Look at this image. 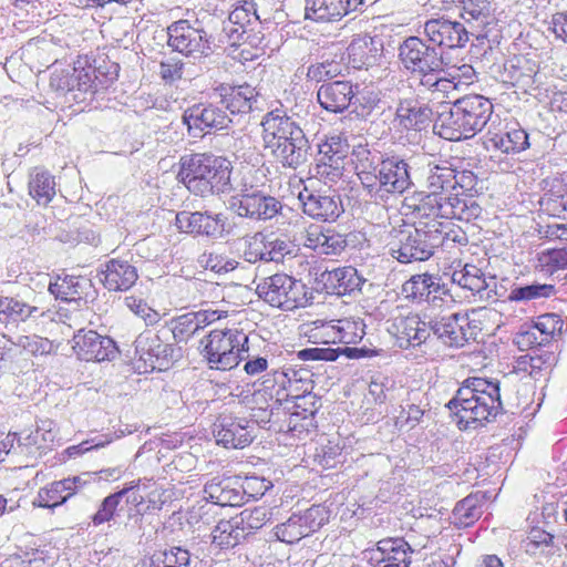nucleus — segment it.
Masks as SVG:
<instances>
[{
  "mask_svg": "<svg viewBox=\"0 0 567 567\" xmlns=\"http://www.w3.org/2000/svg\"><path fill=\"white\" fill-rule=\"evenodd\" d=\"M216 441L227 449H244L254 440V427L245 417L223 415L216 424Z\"/></svg>",
  "mask_w": 567,
  "mask_h": 567,
  "instance_id": "nucleus-21",
  "label": "nucleus"
},
{
  "mask_svg": "<svg viewBox=\"0 0 567 567\" xmlns=\"http://www.w3.org/2000/svg\"><path fill=\"white\" fill-rule=\"evenodd\" d=\"M227 217L224 214L212 212H179L175 216V226L183 233L223 238L226 233Z\"/></svg>",
  "mask_w": 567,
  "mask_h": 567,
  "instance_id": "nucleus-13",
  "label": "nucleus"
},
{
  "mask_svg": "<svg viewBox=\"0 0 567 567\" xmlns=\"http://www.w3.org/2000/svg\"><path fill=\"white\" fill-rule=\"evenodd\" d=\"M167 44L186 56L194 59L212 53L210 37L199 25L188 20H178L167 27Z\"/></svg>",
  "mask_w": 567,
  "mask_h": 567,
  "instance_id": "nucleus-10",
  "label": "nucleus"
},
{
  "mask_svg": "<svg viewBox=\"0 0 567 567\" xmlns=\"http://www.w3.org/2000/svg\"><path fill=\"white\" fill-rule=\"evenodd\" d=\"M349 151L347 138L341 134H333L319 145V154L323 157L346 158Z\"/></svg>",
  "mask_w": 567,
  "mask_h": 567,
  "instance_id": "nucleus-58",
  "label": "nucleus"
},
{
  "mask_svg": "<svg viewBox=\"0 0 567 567\" xmlns=\"http://www.w3.org/2000/svg\"><path fill=\"white\" fill-rule=\"evenodd\" d=\"M169 330H145L134 341L135 354L144 363L145 371L166 370L173 360L174 347L167 342Z\"/></svg>",
  "mask_w": 567,
  "mask_h": 567,
  "instance_id": "nucleus-9",
  "label": "nucleus"
},
{
  "mask_svg": "<svg viewBox=\"0 0 567 567\" xmlns=\"http://www.w3.org/2000/svg\"><path fill=\"white\" fill-rule=\"evenodd\" d=\"M90 286L89 279L65 275L64 277L58 276L54 281H50L49 291L56 299L72 301L81 299Z\"/></svg>",
  "mask_w": 567,
  "mask_h": 567,
  "instance_id": "nucleus-37",
  "label": "nucleus"
},
{
  "mask_svg": "<svg viewBox=\"0 0 567 567\" xmlns=\"http://www.w3.org/2000/svg\"><path fill=\"white\" fill-rule=\"evenodd\" d=\"M231 164L221 156L190 154L182 156L178 176L189 192L206 197L231 190Z\"/></svg>",
  "mask_w": 567,
  "mask_h": 567,
  "instance_id": "nucleus-4",
  "label": "nucleus"
},
{
  "mask_svg": "<svg viewBox=\"0 0 567 567\" xmlns=\"http://www.w3.org/2000/svg\"><path fill=\"white\" fill-rule=\"evenodd\" d=\"M230 477H214L204 486V497L216 505L238 506L243 503L245 493L241 487H235Z\"/></svg>",
  "mask_w": 567,
  "mask_h": 567,
  "instance_id": "nucleus-32",
  "label": "nucleus"
},
{
  "mask_svg": "<svg viewBox=\"0 0 567 567\" xmlns=\"http://www.w3.org/2000/svg\"><path fill=\"white\" fill-rule=\"evenodd\" d=\"M539 262L549 271L567 268V246L544 251L539 256Z\"/></svg>",
  "mask_w": 567,
  "mask_h": 567,
  "instance_id": "nucleus-64",
  "label": "nucleus"
},
{
  "mask_svg": "<svg viewBox=\"0 0 567 567\" xmlns=\"http://www.w3.org/2000/svg\"><path fill=\"white\" fill-rule=\"evenodd\" d=\"M447 292L449 289L445 284H441V278L427 272L413 275L402 285L404 297L416 302L429 301L431 295H434L435 299Z\"/></svg>",
  "mask_w": 567,
  "mask_h": 567,
  "instance_id": "nucleus-30",
  "label": "nucleus"
},
{
  "mask_svg": "<svg viewBox=\"0 0 567 567\" xmlns=\"http://www.w3.org/2000/svg\"><path fill=\"white\" fill-rule=\"evenodd\" d=\"M425 412V408L414 402V399H408L404 404L401 405V412L398 416V423L401 426H408L409 429L415 427L422 420Z\"/></svg>",
  "mask_w": 567,
  "mask_h": 567,
  "instance_id": "nucleus-61",
  "label": "nucleus"
},
{
  "mask_svg": "<svg viewBox=\"0 0 567 567\" xmlns=\"http://www.w3.org/2000/svg\"><path fill=\"white\" fill-rule=\"evenodd\" d=\"M297 519L300 524L303 525L306 533L310 535L311 533L318 530L327 520V512L320 505H313L302 514L297 515Z\"/></svg>",
  "mask_w": 567,
  "mask_h": 567,
  "instance_id": "nucleus-59",
  "label": "nucleus"
},
{
  "mask_svg": "<svg viewBox=\"0 0 567 567\" xmlns=\"http://www.w3.org/2000/svg\"><path fill=\"white\" fill-rule=\"evenodd\" d=\"M405 207L413 216L414 225L427 226L444 219L470 221L482 214L476 199L442 197L435 194H419L409 199Z\"/></svg>",
  "mask_w": 567,
  "mask_h": 567,
  "instance_id": "nucleus-5",
  "label": "nucleus"
},
{
  "mask_svg": "<svg viewBox=\"0 0 567 567\" xmlns=\"http://www.w3.org/2000/svg\"><path fill=\"white\" fill-rule=\"evenodd\" d=\"M167 329L169 330V336L172 334L177 342L185 341L199 331L198 323L195 322L192 312L178 317L174 326Z\"/></svg>",
  "mask_w": 567,
  "mask_h": 567,
  "instance_id": "nucleus-60",
  "label": "nucleus"
},
{
  "mask_svg": "<svg viewBox=\"0 0 567 567\" xmlns=\"http://www.w3.org/2000/svg\"><path fill=\"white\" fill-rule=\"evenodd\" d=\"M261 138L266 150H272L284 137L293 133L300 125L288 115L282 104L268 111L261 118Z\"/></svg>",
  "mask_w": 567,
  "mask_h": 567,
  "instance_id": "nucleus-22",
  "label": "nucleus"
},
{
  "mask_svg": "<svg viewBox=\"0 0 567 567\" xmlns=\"http://www.w3.org/2000/svg\"><path fill=\"white\" fill-rule=\"evenodd\" d=\"M275 536L280 542L293 544L308 536V533H306L303 525L298 522L297 514H293L286 523L275 527Z\"/></svg>",
  "mask_w": 567,
  "mask_h": 567,
  "instance_id": "nucleus-54",
  "label": "nucleus"
},
{
  "mask_svg": "<svg viewBox=\"0 0 567 567\" xmlns=\"http://www.w3.org/2000/svg\"><path fill=\"white\" fill-rule=\"evenodd\" d=\"M309 150V141L300 126L276 144L270 153L284 167L296 169L307 162Z\"/></svg>",
  "mask_w": 567,
  "mask_h": 567,
  "instance_id": "nucleus-20",
  "label": "nucleus"
},
{
  "mask_svg": "<svg viewBox=\"0 0 567 567\" xmlns=\"http://www.w3.org/2000/svg\"><path fill=\"white\" fill-rule=\"evenodd\" d=\"M382 41L368 34H357L348 47L349 63L353 69H368L378 63L382 55Z\"/></svg>",
  "mask_w": 567,
  "mask_h": 567,
  "instance_id": "nucleus-26",
  "label": "nucleus"
},
{
  "mask_svg": "<svg viewBox=\"0 0 567 567\" xmlns=\"http://www.w3.org/2000/svg\"><path fill=\"white\" fill-rule=\"evenodd\" d=\"M73 84L75 90L84 93H96L99 90L104 89L109 84L107 75L97 71L96 68H73L71 70Z\"/></svg>",
  "mask_w": 567,
  "mask_h": 567,
  "instance_id": "nucleus-43",
  "label": "nucleus"
},
{
  "mask_svg": "<svg viewBox=\"0 0 567 567\" xmlns=\"http://www.w3.org/2000/svg\"><path fill=\"white\" fill-rule=\"evenodd\" d=\"M228 21L239 25L241 29H249L252 25H260L261 18L257 12V4L254 1H244L236 7L228 16Z\"/></svg>",
  "mask_w": 567,
  "mask_h": 567,
  "instance_id": "nucleus-50",
  "label": "nucleus"
},
{
  "mask_svg": "<svg viewBox=\"0 0 567 567\" xmlns=\"http://www.w3.org/2000/svg\"><path fill=\"white\" fill-rule=\"evenodd\" d=\"M182 120L187 126L188 133L195 137L213 130H224L233 122L224 107L205 103H197L187 107Z\"/></svg>",
  "mask_w": 567,
  "mask_h": 567,
  "instance_id": "nucleus-12",
  "label": "nucleus"
},
{
  "mask_svg": "<svg viewBox=\"0 0 567 567\" xmlns=\"http://www.w3.org/2000/svg\"><path fill=\"white\" fill-rule=\"evenodd\" d=\"M256 291L265 302L286 311L303 307L308 301L306 285L287 274L264 278Z\"/></svg>",
  "mask_w": 567,
  "mask_h": 567,
  "instance_id": "nucleus-8",
  "label": "nucleus"
},
{
  "mask_svg": "<svg viewBox=\"0 0 567 567\" xmlns=\"http://www.w3.org/2000/svg\"><path fill=\"white\" fill-rule=\"evenodd\" d=\"M536 68L524 58L514 56L504 63L503 81L514 86H532Z\"/></svg>",
  "mask_w": 567,
  "mask_h": 567,
  "instance_id": "nucleus-40",
  "label": "nucleus"
},
{
  "mask_svg": "<svg viewBox=\"0 0 567 567\" xmlns=\"http://www.w3.org/2000/svg\"><path fill=\"white\" fill-rule=\"evenodd\" d=\"M125 305L133 313L141 317L147 326H153L161 319V315L152 309L143 299L128 296L125 298Z\"/></svg>",
  "mask_w": 567,
  "mask_h": 567,
  "instance_id": "nucleus-62",
  "label": "nucleus"
},
{
  "mask_svg": "<svg viewBox=\"0 0 567 567\" xmlns=\"http://www.w3.org/2000/svg\"><path fill=\"white\" fill-rule=\"evenodd\" d=\"M393 327L398 344L404 349L419 347L431 336V323L416 315L396 318Z\"/></svg>",
  "mask_w": 567,
  "mask_h": 567,
  "instance_id": "nucleus-27",
  "label": "nucleus"
},
{
  "mask_svg": "<svg viewBox=\"0 0 567 567\" xmlns=\"http://www.w3.org/2000/svg\"><path fill=\"white\" fill-rule=\"evenodd\" d=\"M423 29L430 42L447 49L464 48L470 40V35L474 34L463 23L443 17L426 20Z\"/></svg>",
  "mask_w": 567,
  "mask_h": 567,
  "instance_id": "nucleus-17",
  "label": "nucleus"
},
{
  "mask_svg": "<svg viewBox=\"0 0 567 567\" xmlns=\"http://www.w3.org/2000/svg\"><path fill=\"white\" fill-rule=\"evenodd\" d=\"M451 219H444L440 223L427 224L431 230H435L442 239V246L447 245L449 241L453 244L465 245L467 243L466 234L453 223Z\"/></svg>",
  "mask_w": 567,
  "mask_h": 567,
  "instance_id": "nucleus-55",
  "label": "nucleus"
},
{
  "mask_svg": "<svg viewBox=\"0 0 567 567\" xmlns=\"http://www.w3.org/2000/svg\"><path fill=\"white\" fill-rule=\"evenodd\" d=\"M101 281L109 291H126L136 282V268L126 260L111 259L101 270Z\"/></svg>",
  "mask_w": 567,
  "mask_h": 567,
  "instance_id": "nucleus-31",
  "label": "nucleus"
},
{
  "mask_svg": "<svg viewBox=\"0 0 567 567\" xmlns=\"http://www.w3.org/2000/svg\"><path fill=\"white\" fill-rule=\"evenodd\" d=\"M14 344L22 349L25 353L32 355H43L52 351L53 344L47 338H41L37 334L19 336Z\"/></svg>",
  "mask_w": 567,
  "mask_h": 567,
  "instance_id": "nucleus-56",
  "label": "nucleus"
},
{
  "mask_svg": "<svg viewBox=\"0 0 567 567\" xmlns=\"http://www.w3.org/2000/svg\"><path fill=\"white\" fill-rule=\"evenodd\" d=\"M251 409V419L255 423H257L260 427H266L268 430H274L275 426H279V421H281V411L280 406L277 408H250Z\"/></svg>",
  "mask_w": 567,
  "mask_h": 567,
  "instance_id": "nucleus-63",
  "label": "nucleus"
},
{
  "mask_svg": "<svg viewBox=\"0 0 567 567\" xmlns=\"http://www.w3.org/2000/svg\"><path fill=\"white\" fill-rule=\"evenodd\" d=\"M483 144L487 151L505 154L520 153L529 147L528 134L520 127H512L503 133L488 128L483 136Z\"/></svg>",
  "mask_w": 567,
  "mask_h": 567,
  "instance_id": "nucleus-29",
  "label": "nucleus"
},
{
  "mask_svg": "<svg viewBox=\"0 0 567 567\" xmlns=\"http://www.w3.org/2000/svg\"><path fill=\"white\" fill-rule=\"evenodd\" d=\"M282 208L284 205L277 197L259 190L241 196L238 204L234 203L230 212L243 218L267 221L281 214Z\"/></svg>",
  "mask_w": 567,
  "mask_h": 567,
  "instance_id": "nucleus-18",
  "label": "nucleus"
},
{
  "mask_svg": "<svg viewBox=\"0 0 567 567\" xmlns=\"http://www.w3.org/2000/svg\"><path fill=\"white\" fill-rule=\"evenodd\" d=\"M454 514L466 526L478 519L482 515V509L478 506L477 496L470 495L460 501L454 508Z\"/></svg>",
  "mask_w": 567,
  "mask_h": 567,
  "instance_id": "nucleus-57",
  "label": "nucleus"
},
{
  "mask_svg": "<svg viewBox=\"0 0 567 567\" xmlns=\"http://www.w3.org/2000/svg\"><path fill=\"white\" fill-rule=\"evenodd\" d=\"M442 247V239L435 230L427 226H405L395 234L391 255L402 264L424 261Z\"/></svg>",
  "mask_w": 567,
  "mask_h": 567,
  "instance_id": "nucleus-7",
  "label": "nucleus"
},
{
  "mask_svg": "<svg viewBox=\"0 0 567 567\" xmlns=\"http://www.w3.org/2000/svg\"><path fill=\"white\" fill-rule=\"evenodd\" d=\"M269 235L257 231L245 238L244 259L250 264L267 262Z\"/></svg>",
  "mask_w": 567,
  "mask_h": 567,
  "instance_id": "nucleus-46",
  "label": "nucleus"
},
{
  "mask_svg": "<svg viewBox=\"0 0 567 567\" xmlns=\"http://www.w3.org/2000/svg\"><path fill=\"white\" fill-rule=\"evenodd\" d=\"M73 481H55L44 487H41L38 492L37 497L33 499V505L43 508H55L64 504L70 497H72Z\"/></svg>",
  "mask_w": 567,
  "mask_h": 567,
  "instance_id": "nucleus-38",
  "label": "nucleus"
},
{
  "mask_svg": "<svg viewBox=\"0 0 567 567\" xmlns=\"http://www.w3.org/2000/svg\"><path fill=\"white\" fill-rule=\"evenodd\" d=\"M399 59L410 73L443 65L442 52H439L435 47L427 45L419 37H409L400 44Z\"/></svg>",
  "mask_w": 567,
  "mask_h": 567,
  "instance_id": "nucleus-14",
  "label": "nucleus"
},
{
  "mask_svg": "<svg viewBox=\"0 0 567 567\" xmlns=\"http://www.w3.org/2000/svg\"><path fill=\"white\" fill-rule=\"evenodd\" d=\"M247 537L236 516L220 520L212 532V542L220 548H233Z\"/></svg>",
  "mask_w": 567,
  "mask_h": 567,
  "instance_id": "nucleus-41",
  "label": "nucleus"
},
{
  "mask_svg": "<svg viewBox=\"0 0 567 567\" xmlns=\"http://www.w3.org/2000/svg\"><path fill=\"white\" fill-rule=\"evenodd\" d=\"M355 85L351 81L336 80L321 84L317 91L320 106L330 113H342L353 104Z\"/></svg>",
  "mask_w": 567,
  "mask_h": 567,
  "instance_id": "nucleus-23",
  "label": "nucleus"
},
{
  "mask_svg": "<svg viewBox=\"0 0 567 567\" xmlns=\"http://www.w3.org/2000/svg\"><path fill=\"white\" fill-rule=\"evenodd\" d=\"M320 281L331 293L338 296H355L361 292L365 279L354 267L347 266L333 270H324Z\"/></svg>",
  "mask_w": 567,
  "mask_h": 567,
  "instance_id": "nucleus-25",
  "label": "nucleus"
},
{
  "mask_svg": "<svg viewBox=\"0 0 567 567\" xmlns=\"http://www.w3.org/2000/svg\"><path fill=\"white\" fill-rule=\"evenodd\" d=\"M28 187L30 196L43 206H47L56 194L55 177L43 167L30 171Z\"/></svg>",
  "mask_w": 567,
  "mask_h": 567,
  "instance_id": "nucleus-36",
  "label": "nucleus"
},
{
  "mask_svg": "<svg viewBox=\"0 0 567 567\" xmlns=\"http://www.w3.org/2000/svg\"><path fill=\"white\" fill-rule=\"evenodd\" d=\"M344 66L334 60H324L308 66L307 79L315 82H324L328 79L337 78L342 74Z\"/></svg>",
  "mask_w": 567,
  "mask_h": 567,
  "instance_id": "nucleus-52",
  "label": "nucleus"
},
{
  "mask_svg": "<svg viewBox=\"0 0 567 567\" xmlns=\"http://www.w3.org/2000/svg\"><path fill=\"white\" fill-rule=\"evenodd\" d=\"M72 349L78 358L84 361H110L117 354L114 340L94 330H79L73 336Z\"/></svg>",
  "mask_w": 567,
  "mask_h": 567,
  "instance_id": "nucleus-15",
  "label": "nucleus"
},
{
  "mask_svg": "<svg viewBox=\"0 0 567 567\" xmlns=\"http://www.w3.org/2000/svg\"><path fill=\"white\" fill-rule=\"evenodd\" d=\"M478 177L467 169L456 171L455 178L453 179V193H458L460 198H472L475 199V195L478 193Z\"/></svg>",
  "mask_w": 567,
  "mask_h": 567,
  "instance_id": "nucleus-53",
  "label": "nucleus"
},
{
  "mask_svg": "<svg viewBox=\"0 0 567 567\" xmlns=\"http://www.w3.org/2000/svg\"><path fill=\"white\" fill-rule=\"evenodd\" d=\"M344 158L321 156L315 167V176L326 184L337 183L343 175Z\"/></svg>",
  "mask_w": 567,
  "mask_h": 567,
  "instance_id": "nucleus-49",
  "label": "nucleus"
},
{
  "mask_svg": "<svg viewBox=\"0 0 567 567\" xmlns=\"http://www.w3.org/2000/svg\"><path fill=\"white\" fill-rule=\"evenodd\" d=\"M430 323L431 332L443 344L454 348H461L470 340L476 339L480 331L477 322L463 312L442 316Z\"/></svg>",
  "mask_w": 567,
  "mask_h": 567,
  "instance_id": "nucleus-11",
  "label": "nucleus"
},
{
  "mask_svg": "<svg viewBox=\"0 0 567 567\" xmlns=\"http://www.w3.org/2000/svg\"><path fill=\"white\" fill-rule=\"evenodd\" d=\"M455 169L449 166L435 165L430 168L427 176V188L430 194L442 195V197H460L453 193V179Z\"/></svg>",
  "mask_w": 567,
  "mask_h": 567,
  "instance_id": "nucleus-42",
  "label": "nucleus"
},
{
  "mask_svg": "<svg viewBox=\"0 0 567 567\" xmlns=\"http://www.w3.org/2000/svg\"><path fill=\"white\" fill-rule=\"evenodd\" d=\"M555 293V287L547 284H532L515 287L508 295L509 301H529L539 298H548Z\"/></svg>",
  "mask_w": 567,
  "mask_h": 567,
  "instance_id": "nucleus-47",
  "label": "nucleus"
},
{
  "mask_svg": "<svg viewBox=\"0 0 567 567\" xmlns=\"http://www.w3.org/2000/svg\"><path fill=\"white\" fill-rule=\"evenodd\" d=\"M413 549L404 538H384L377 543L375 548L365 549L362 555L369 564H396L398 567H410Z\"/></svg>",
  "mask_w": 567,
  "mask_h": 567,
  "instance_id": "nucleus-19",
  "label": "nucleus"
},
{
  "mask_svg": "<svg viewBox=\"0 0 567 567\" xmlns=\"http://www.w3.org/2000/svg\"><path fill=\"white\" fill-rule=\"evenodd\" d=\"M298 198L303 213L312 219L332 223L344 212L341 196L336 192L309 190L306 187Z\"/></svg>",
  "mask_w": 567,
  "mask_h": 567,
  "instance_id": "nucleus-16",
  "label": "nucleus"
},
{
  "mask_svg": "<svg viewBox=\"0 0 567 567\" xmlns=\"http://www.w3.org/2000/svg\"><path fill=\"white\" fill-rule=\"evenodd\" d=\"M462 2V18L467 22L483 28L489 23L492 7L488 0H458Z\"/></svg>",
  "mask_w": 567,
  "mask_h": 567,
  "instance_id": "nucleus-45",
  "label": "nucleus"
},
{
  "mask_svg": "<svg viewBox=\"0 0 567 567\" xmlns=\"http://www.w3.org/2000/svg\"><path fill=\"white\" fill-rule=\"evenodd\" d=\"M352 161L363 189L374 203H386L412 185L410 166L399 155L384 156L359 144L352 150Z\"/></svg>",
  "mask_w": 567,
  "mask_h": 567,
  "instance_id": "nucleus-1",
  "label": "nucleus"
},
{
  "mask_svg": "<svg viewBox=\"0 0 567 567\" xmlns=\"http://www.w3.org/2000/svg\"><path fill=\"white\" fill-rule=\"evenodd\" d=\"M280 392L282 389L276 386L275 379L264 380L251 395V408H282L284 399L280 398Z\"/></svg>",
  "mask_w": 567,
  "mask_h": 567,
  "instance_id": "nucleus-44",
  "label": "nucleus"
},
{
  "mask_svg": "<svg viewBox=\"0 0 567 567\" xmlns=\"http://www.w3.org/2000/svg\"><path fill=\"white\" fill-rule=\"evenodd\" d=\"M451 280L463 289L481 295L495 286V277L486 278L481 268L475 265L466 264L461 269H455L451 274Z\"/></svg>",
  "mask_w": 567,
  "mask_h": 567,
  "instance_id": "nucleus-35",
  "label": "nucleus"
},
{
  "mask_svg": "<svg viewBox=\"0 0 567 567\" xmlns=\"http://www.w3.org/2000/svg\"><path fill=\"white\" fill-rule=\"evenodd\" d=\"M447 408L455 415L461 430L483 426L503 410L499 382L467 378Z\"/></svg>",
  "mask_w": 567,
  "mask_h": 567,
  "instance_id": "nucleus-2",
  "label": "nucleus"
},
{
  "mask_svg": "<svg viewBox=\"0 0 567 567\" xmlns=\"http://www.w3.org/2000/svg\"><path fill=\"white\" fill-rule=\"evenodd\" d=\"M259 93L256 87L249 84H243L230 89L225 94L221 107L230 115L247 114L258 109Z\"/></svg>",
  "mask_w": 567,
  "mask_h": 567,
  "instance_id": "nucleus-34",
  "label": "nucleus"
},
{
  "mask_svg": "<svg viewBox=\"0 0 567 567\" xmlns=\"http://www.w3.org/2000/svg\"><path fill=\"white\" fill-rule=\"evenodd\" d=\"M48 312L44 308L32 305L20 296L0 298V320L25 322L29 319L44 317Z\"/></svg>",
  "mask_w": 567,
  "mask_h": 567,
  "instance_id": "nucleus-33",
  "label": "nucleus"
},
{
  "mask_svg": "<svg viewBox=\"0 0 567 567\" xmlns=\"http://www.w3.org/2000/svg\"><path fill=\"white\" fill-rule=\"evenodd\" d=\"M362 4L363 0H306L305 17L316 22H336Z\"/></svg>",
  "mask_w": 567,
  "mask_h": 567,
  "instance_id": "nucleus-24",
  "label": "nucleus"
},
{
  "mask_svg": "<svg viewBox=\"0 0 567 567\" xmlns=\"http://www.w3.org/2000/svg\"><path fill=\"white\" fill-rule=\"evenodd\" d=\"M209 367L230 370L248 358V336L239 329H215L200 340Z\"/></svg>",
  "mask_w": 567,
  "mask_h": 567,
  "instance_id": "nucleus-6",
  "label": "nucleus"
},
{
  "mask_svg": "<svg viewBox=\"0 0 567 567\" xmlns=\"http://www.w3.org/2000/svg\"><path fill=\"white\" fill-rule=\"evenodd\" d=\"M236 518L249 535L252 530L261 528L270 519V513L265 506H258L241 511L239 515H236Z\"/></svg>",
  "mask_w": 567,
  "mask_h": 567,
  "instance_id": "nucleus-51",
  "label": "nucleus"
},
{
  "mask_svg": "<svg viewBox=\"0 0 567 567\" xmlns=\"http://www.w3.org/2000/svg\"><path fill=\"white\" fill-rule=\"evenodd\" d=\"M284 404L290 405L292 410L297 412L300 411L302 412V415H307L312 420H316V414L321 408L320 399L312 392L308 391H305L303 394L293 396L287 393L284 399Z\"/></svg>",
  "mask_w": 567,
  "mask_h": 567,
  "instance_id": "nucleus-48",
  "label": "nucleus"
},
{
  "mask_svg": "<svg viewBox=\"0 0 567 567\" xmlns=\"http://www.w3.org/2000/svg\"><path fill=\"white\" fill-rule=\"evenodd\" d=\"M432 109L414 97H400L395 110V121L405 130L421 131L429 125Z\"/></svg>",
  "mask_w": 567,
  "mask_h": 567,
  "instance_id": "nucleus-28",
  "label": "nucleus"
},
{
  "mask_svg": "<svg viewBox=\"0 0 567 567\" xmlns=\"http://www.w3.org/2000/svg\"><path fill=\"white\" fill-rule=\"evenodd\" d=\"M493 103L485 96L468 94L453 102L449 111L441 112L434 132L447 141L474 137L491 121Z\"/></svg>",
  "mask_w": 567,
  "mask_h": 567,
  "instance_id": "nucleus-3",
  "label": "nucleus"
},
{
  "mask_svg": "<svg viewBox=\"0 0 567 567\" xmlns=\"http://www.w3.org/2000/svg\"><path fill=\"white\" fill-rule=\"evenodd\" d=\"M281 421L279 426H275V432L291 433L292 436L301 439L303 434H308L311 430L317 427L316 420L307 415H302V412L295 411L290 405H282Z\"/></svg>",
  "mask_w": 567,
  "mask_h": 567,
  "instance_id": "nucleus-39",
  "label": "nucleus"
}]
</instances>
